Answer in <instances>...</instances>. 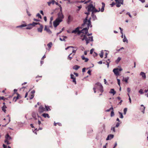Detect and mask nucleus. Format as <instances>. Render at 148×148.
Masks as SVG:
<instances>
[{
  "label": "nucleus",
  "mask_w": 148,
  "mask_h": 148,
  "mask_svg": "<svg viewBox=\"0 0 148 148\" xmlns=\"http://www.w3.org/2000/svg\"><path fill=\"white\" fill-rule=\"evenodd\" d=\"M88 16H86V18L84 21V23L82 25V26H84L86 24L87 25V27L83 28L82 30L81 31V33H83L84 34H82L81 36V38L82 40H85L86 42V44L87 45L90 41H93V37H87L86 36V34L88 33V30L89 28V27L91 25V21L90 20H87Z\"/></svg>",
  "instance_id": "obj_1"
},
{
  "label": "nucleus",
  "mask_w": 148,
  "mask_h": 148,
  "mask_svg": "<svg viewBox=\"0 0 148 148\" xmlns=\"http://www.w3.org/2000/svg\"><path fill=\"white\" fill-rule=\"evenodd\" d=\"M64 18V16L62 13L61 9V11L58 14V17L56 20L53 22V25L55 27H56L60 24V22L62 21Z\"/></svg>",
  "instance_id": "obj_2"
},
{
  "label": "nucleus",
  "mask_w": 148,
  "mask_h": 148,
  "mask_svg": "<svg viewBox=\"0 0 148 148\" xmlns=\"http://www.w3.org/2000/svg\"><path fill=\"white\" fill-rule=\"evenodd\" d=\"M116 2V3L114 2H112L111 4H110L112 7L116 4V6L117 7H120L121 4H123V0H115Z\"/></svg>",
  "instance_id": "obj_3"
},
{
  "label": "nucleus",
  "mask_w": 148,
  "mask_h": 148,
  "mask_svg": "<svg viewBox=\"0 0 148 148\" xmlns=\"http://www.w3.org/2000/svg\"><path fill=\"white\" fill-rule=\"evenodd\" d=\"M11 137L8 134H7L5 136V143L7 145H8L10 143L9 142L10 140L11 139Z\"/></svg>",
  "instance_id": "obj_4"
},
{
  "label": "nucleus",
  "mask_w": 148,
  "mask_h": 148,
  "mask_svg": "<svg viewBox=\"0 0 148 148\" xmlns=\"http://www.w3.org/2000/svg\"><path fill=\"white\" fill-rule=\"evenodd\" d=\"M122 70V69L121 68H115L113 70V71L116 75L118 76L119 75V72Z\"/></svg>",
  "instance_id": "obj_5"
},
{
  "label": "nucleus",
  "mask_w": 148,
  "mask_h": 148,
  "mask_svg": "<svg viewBox=\"0 0 148 148\" xmlns=\"http://www.w3.org/2000/svg\"><path fill=\"white\" fill-rule=\"evenodd\" d=\"M95 86H97V87H98V88L99 89L100 91L101 92H103V87L101 83H97L95 84Z\"/></svg>",
  "instance_id": "obj_6"
},
{
  "label": "nucleus",
  "mask_w": 148,
  "mask_h": 148,
  "mask_svg": "<svg viewBox=\"0 0 148 148\" xmlns=\"http://www.w3.org/2000/svg\"><path fill=\"white\" fill-rule=\"evenodd\" d=\"M38 111L40 113H42L46 111V108L42 106H40L39 108Z\"/></svg>",
  "instance_id": "obj_7"
},
{
  "label": "nucleus",
  "mask_w": 148,
  "mask_h": 148,
  "mask_svg": "<svg viewBox=\"0 0 148 148\" xmlns=\"http://www.w3.org/2000/svg\"><path fill=\"white\" fill-rule=\"evenodd\" d=\"M94 7L93 6V5L92 4H90L87 7L88 9V11L89 12L92 11V12L93 9H94Z\"/></svg>",
  "instance_id": "obj_8"
},
{
  "label": "nucleus",
  "mask_w": 148,
  "mask_h": 148,
  "mask_svg": "<svg viewBox=\"0 0 148 148\" xmlns=\"http://www.w3.org/2000/svg\"><path fill=\"white\" fill-rule=\"evenodd\" d=\"M16 94L17 96L14 97L13 100L15 102H16L17 99L21 98V96L18 93H16Z\"/></svg>",
  "instance_id": "obj_9"
},
{
  "label": "nucleus",
  "mask_w": 148,
  "mask_h": 148,
  "mask_svg": "<svg viewBox=\"0 0 148 148\" xmlns=\"http://www.w3.org/2000/svg\"><path fill=\"white\" fill-rule=\"evenodd\" d=\"M72 33H77L78 34H79L80 33H81V31L79 30V27H77L76 29L72 31Z\"/></svg>",
  "instance_id": "obj_10"
},
{
  "label": "nucleus",
  "mask_w": 148,
  "mask_h": 148,
  "mask_svg": "<svg viewBox=\"0 0 148 148\" xmlns=\"http://www.w3.org/2000/svg\"><path fill=\"white\" fill-rule=\"evenodd\" d=\"M45 31H46L49 34H51L52 33V32L49 28H47V26L45 25L44 29Z\"/></svg>",
  "instance_id": "obj_11"
},
{
  "label": "nucleus",
  "mask_w": 148,
  "mask_h": 148,
  "mask_svg": "<svg viewBox=\"0 0 148 148\" xmlns=\"http://www.w3.org/2000/svg\"><path fill=\"white\" fill-rule=\"evenodd\" d=\"M40 25V27L37 29L38 31L39 32H42L43 28V26L42 25L40 24V25Z\"/></svg>",
  "instance_id": "obj_12"
},
{
  "label": "nucleus",
  "mask_w": 148,
  "mask_h": 148,
  "mask_svg": "<svg viewBox=\"0 0 148 148\" xmlns=\"http://www.w3.org/2000/svg\"><path fill=\"white\" fill-rule=\"evenodd\" d=\"M140 106L141 108H140V110L144 114L145 113V107L143 105H141Z\"/></svg>",
  "instance_id": "obj_13"
},
{
  "label": "nucleus",
  "mask_w": 148,
  "mask_h": 148,
  "mask_svg": "<svg viewBox=\"0 0 148 148\" xmlns=\"http://www.w3.org/2000/svg\"><path fill=\"white\" fill-rule=\"evenodd\" d=\"M114 135L113 134H110L107 137L106 139V140H111L112 138L114 137Z\"/></svg>",
  "instance_id": "obj_14"
},
{
  "label": "nucleus",
  "mask_w": 148,
  "mask_h": 148,
  "mask_svg": "<svg viewBox=\"0 0 148 148\" xmlns=\"http://www.w3.org/2000/svg\"><path fill=\"white\" fill-rule=\"evenodd\" d=\"M140 75L141 76L143 79H145L146 78V76L145 74L143 72H140Z\"/></svg>",
  "instance_id": "obj_15"
},
{
  "label": "nucleus",
  "mask_w": 148,
  "mask_h": 148,
  "mask_svg": "<svg viewBox=\"0 0 148 148\" xmlns=\"http://www.w3.org/2000/svg\"><path fill=\"white\" fill-rule=\"evenodd\" d=\"M73 18L71 15L69 16L67 20V23H69L70 22L72 21Z\"/></svg>",
  "instance_id": "obj_16"
},
{
  "label": "nucleus",
  "mask_w": 148,
  "mask_h": 148,
  "mask_svg": "<svg viewBox=\"0 0 148 148\" xmlns=\"http://www.w3.org/2000/svg\"><path fill=\"white\" fill-rule=\"evenodd\" d=\"M30 25H31L32 27L35 26L36 25H40V23H35L33 22L32 23L30 24Z\"/></svg>",
  "instance_id": "obj_17"
},
{
  "label": "nucleus",
  "mask_w": 148,
  "mask_h": 148,
  "mask_svg": "<svg viewBox=\"0 0 148 148\" xmlns=\"http://www.w3.org/2000/svg\"><path fill=\"white\" fill-rule=\"evenodd\" d=\"M55 2L56 1L54 0H51V1L47 2V3L49 6H50L51 4H54Z\"/></svg>",
  "instance_id": "obj_18"
},
{
  "label": "nucleus",
  "mask_w": 148,
  "mask_h": 148,
  "mask_svg": "<svg viewBox=\"0 0 148 148\" xmlns=\"http://www.w3.org/2000/svg\"><path fill=\"white\" fill-rule=\"evenodd\" d=\"M102 7L101 10V12H103L104 11V8L105 7V4L103 2L102 3Z\"/></svg>",
  "instance_id": "obj_19"
},
{
  "label": "nucleus",
  "mask_w": 148,
  "mask_h": 148,
  "mask_svg": "<svg viewBox=\"0 0 148 148\" xmlns=\"http://www.w3.org/2000/svg\"><path fill=\"white\" fill-rule=\"evenodd\" d=\"M72 54V53H71L70 54V55L68 56V59L71 60V59L73 58V56L75 55V54H74L73 55L71 56V55Z\"/></svg>",
  "instance_id": "obj_20"
},
{
  "label": "nucleus",
  "mask_w": 148,
  "mask_h": 148,
  "mask_svg": "<svg viewBox=\"0 0 148 148\" xmlns=\"http://www.w3.org/2000/svg\"><path fill=\"white\" fill-rule=\"evenodd\" d=\"M42 116L45 118L47 117L49 118H50V116L47 113L43 114H42Z\"/></svg>",
  "instance_id": "obj_21"
},
{
  "label": "nucleus",
  "mask_w": 148,
  "mask_h": 148,
  "mask_svg": "<svg viewBox=\"0 0 148 148\" xmlns=\"http://www.w3.org/2000/svg\"><path fill=\"white\" fill-rule=\"evenodd\" d=\"M81 57L82 60H85V62H88V59L87 58H85L84 56H82Z\"/></svg>",
  "instance_id": "obj_22"
},
{
  "label": "nucleus",
  "mask_w": 148,
  "mask_h": 148,
  "mask_svg": "<svg viewBox=\"0 0 148 148\" xmlns=\"http://www.w3.org/2000/svg\"><path fill=\"white\" fill-rule=\"evenodd\" d=\"M110 92L111 93H112L113 95H115L116 93V91H115L114 89H111L110 90Z\"/></svg>",
  "instance_id": "obj_23"
},
{
  "label": "nucleus",
  "mask_w": 148,
  "mask_h": 148,
  "mask_svg": "<svg viewBox=\"0 0 148 148\" xmlns=\"http://www.w3.org/2000/svg\"><path fill=\"white\" fill-rule=\"evenodd\" d=\"M7 108V107H6L5 105H4L2 107V110L5 113L6 112V108Z\"/></svg>",
  "instance_id": "obj_24"
},
{
  "label": "nucleus",
  "mask_w": 148,
  "mask_h": 148,
  "mask_svg": "<svg viewBox=\"0 0 148 148\" xmlns=\"http://www.w3.org/2000/svg\"><path fill=\"white\" fill-rule=\"evenodd\" d=\"M92 16L93 19V20H95V19H97V17L96 15H95L94 13L93 12L92 13Z\"/></svg>",
  "instance_id": "obj_25"
},
{
  "label": "nucleus",
  "mask_w": 148,
  "mask_h": 148,
  "mask_svg": "<svg viewBox=\"0 0 148 148\" xmlns=\"http://www.w3.org/2000/svg\"><path fill=\"white\" fill-rule=\"evenodd\" d=\"M80 67L77 65H75L73 67V69H74L75 70H78L79 68Z\"/></svg>",
  "instance_id": "obj_26"
},
{
  "label": "nucleus",
  "mask_w": 148,
  "mask_h": 148,
  "mask_svg": "<svg viewBox=\"0 0 148 148\" xmlns=\"http://www.w3.org/2000/svg\"><path fill=\"white\" fill-rule=\"evenodd\" d=\"M32 116L35 119H37L36 114L35 113L33 112L32 113Z\"/></svg>",
  "instance_id": "obj_27"
},
{
  "label": "nucleus",
  "mask_w": 148,
  "mask_h": 148,
  "mask_svg": "<svg viewBox=\"0 0 148 148\" xmlns=\"http://www.w3.org/2000/svg\"><path fill=\"white\" fill-rule=\"evenodd\" d=\"M100 11V8H99V10L98 11L94 7V9H93V10L92 12H93V13H94V12H99Z\"/></svg>",
  "instance_id": "obj_28"
},
{
  "label": "nucleus",
  "mask_w": 148,
  "mask_h": 148,
  "mask_svg": "<svg viewBox=\"0 0 148 148\" xmlns=\"http://www.w3.org/2000/svg\"><path fill=\"white\" fill-rule=\"evenodd\" d=\"M121 60V58L120 57H118L117 60H116L115 62L116 64H118L120 60Z\"/></svg>",
  "instance_id": "obj_29"
},
{
  "label": "nucleus",
  "mask_w": 148,
  "mask_h": 148,
  "mask_svg": "<svg viewBox=\"0 0 148 148\" xmlns=\"http://www.w3.org/2000/svg\"><path fill=\"white\" fill-rule=\"evenodd\" d=\"M129 79V77H127L123 79V80L126 83H128V80Z\"/></svg>",
  "instance_id": "obj_30"
},
{
  "label": "nucleus",
  "mask_w": 148,
  "mask_h": 148,
  "mask_svg": "<svg viewBox=\"0 0 148 148\" xmlns=\"http://www.w3.org/2000/svg\"><path fill=\"white\" fill-rule=\"evenodd\" d=\"M63 39H62L61 38H60V40L61 41H65V39L67 38V37L66 36H63Z\"/></svg>",
  "instance_id": "obj_31"
},
{
  "label": "nucleus",
  "mask_w": 148,
  "mask_h": 148,
  "mask_svg": "<svg viewBox=\"0 0 148 148\" xmlns=\"http://www.w3.org/2000/svg\"><path fill=\"white\" fill-rule=\"evenodd\" d=\"M52 45V43L51 42H50L47 45V46H48V47H49V48H50L51 47Z\"/></svg>",
  "instance_id": "obj_32"
},
{
  "label": "nucleus",
  "mask_w": 148,
  "mask_h": 148,
  "mask_svg": "<svg viewBox=\"0 0 148 148\" xmlns=\"http://www.w3.org/2000/svg\"><path fill=\"white\" fill-rule=\"evenodd\" d=\"M32 28V27L30 25V24H29L27 26V27L26 28L27 29H31Z\"/></svg>",
  "instance_id": "obj_33"
},
{
  "label": "nucleus",
  "mask_w": 148,
  "mask_h": 148,
  "mask_svg": "<svg viewBox=\"0 0 148 148\" xmlns=\"http://www.w3.org/2000/svg\"><path fill=\"white\" fill-rule=\"evenodd\" d=\"M27 26V25L26 24H23L21 25L20 26H18L17 27L22 28L23 27H26Z\"/></svg>",
  "instance_id": "obj_34"
},
{
  "label": "nucleus",
  "mask_w": 148,
  "mask_h": 148,
  "mask_svg": "<svg viewBox=\"0 0 148 148\" xmlns=\"http://www.w3.org/2000/svg\"><path fill=\"white\" fill-rule=\"evenodd\" d=\"M123 41L124 42H128V40L125 35H124V38L123 39Z\"/></svg>",
  "instance_id": "obj_35"
},
{
  "label": "nucleus",
  "mask_w": 148,
  "mask_h": 148,
  "mask_svg": "<svg viewBox=\"0 0 148 148\" xmlns=\"http://www.w3.org/2000/svg\"><path fill=\"white\" fill-rule=\"evenodd\" d=\"M114 112L113 110H112L111 112L110 116L111 117L114 116Z\"/></svg>",
  "instance_id": "obj_36"
},
{
  "label": "nucleus",
  "mask_w": 148,
  "mask_h": 148,
  "mask_svg": "<svg viewBox=\"0 0 148 148\" xmlns=\"http://www.w3.org/2000/svg\"><path fill=\"white\" fill-rule=\"evenodd\" d=\"M45 108H46V111H48L49 110H50L51 109L48 106H47L46 105L45 106Z\"/></svg>",
  "instance_id": "obj_37"
},
{
  "label": "nucleus",
  "mask_w": 148,
  "mask_h": 148,
  "mask_svg": "<svg viewBox=\"0 0 148 148\" xmlns=\"http://www.w3.org/2000/svg\"><path fill=\"white\" fill-rule=\"evenodd\" d=\"M145 95L148 97V89L147 90H145Z\"/></svg>",
  "instance_id": "obj_38"
},
{
  "label": "nucleus",
  "mask_w": 148,
  "mask_h": 148,
  "mask_svg": "<svg viewBox=\"0 0 148 148\" xmlns=\"http://www.w3.org/2000/svg\"><path fill=\"white\" fill-rule=\"evenodd\" d=\"M103 52L102 51H101V53L99 54L100 57L101 58H102L103 56Z\"/></svg>",
  "instance_id": "obj_39"
},
{
  "label": "nucleus",
  "mask_w": 148,
  "mask_h": 148,
  "mask_svg": "<svg viewBox=\"0 0 148 148\" xmlns=\"http://www.w3.org/2000/svg\"><path fill=\"white\" fill-rule=\"evenodd\" d=\"M119 114H120V118H123V114H122V113L121 112H119Z\"/></svg>",
  "instance_id": "obj_40"
},
{
  "label": "nucleus",
  "mask_w": 148,
  "mask_h": 148,
  "mask_svg": "<svg viewBox=\"0 0 148 148\" xmlns=\"http://www.w3.org/2000/svg\"><path fill=\"white\" fill-rule=\"evenodd\" d=\"M113 108L112 107L111 108H110L109 109L107 110H106V112H109L111 110H113Z\"/></svg>",
  "instance_id": "obj_41"
},
{
  "label": "nucleus",
  "mask_w": 148,
  "mask_h": 148,
  "mask_svg": "<svg viewBox=\"0 0 148 148\" xmlns=\"http://www.w3.org/2000/svg\"><path fill=\"white\" fill-rule=\"evenodd\" d=\"M127 110V109L126 108H125L124 109L123 111H124V114H125L126 113V112Z\"/></svg>",
  "instance_id": "obj_42"
},
{
  "label": "nucleus",
  "mask_w": 148,
  "mask_h": 148,
  "mask_svg": "<svg viewBox=\"0 0 148 148\" xmlns=\"http://www.w3.org/2000/svg\"><path fill=\"white\" fill-rule=\"evenodd\" d=\"M34 95L33 94H32V95H31L30 96L29 99H32L34 98Z\"/></svg>",
  "instance_id": "obj_43"
},
{
  "label": "nucleus",
  "mask_w": 148,
  "mask_h": 148,
  "mask_svg": "<svg viewBox=\"0 0 148 148\" xmlns=\"http://www.w3.org/2000/svg\"><path fill=\"white\" fill-rule=\"evenodd\" d=\"M139 92L141 94H142L143 93V90L142 89H140L139 91ZM144 93H145V92H144Z\"/></svg>",
  "instance_id": "obj_44"
},
{
  "label": "nucleus",
  "mask_w": 148,
  "mask_h": 148,
  "mask_svg": "<svg viewBox=\"0 0 148 148\" xmlns=\"http://www.w3.org/2000/svg\"><path fill=\"white\" fill-rule=\"evenodd\" d=\"M36 16H37V17H38V18H42V17L40 15V14L39 13H38L37 14H36Z\"/></svg>",
  "instance_id": "obj_45"
},
{
  "label": "nucleus",
  "mask_w": 148,
  "mask_h": 148,
  "mask_svg": "<svg viewBox=\"0 0 148 148\" xmlns=\"http://www.w3.org/2000/svg\"><path fill=\"white\" fill-rule=\"evenodd\" d=\"M97 88V86H96L95 85V87L93 88V90L94 91V92L95 93L96 92V88Z\"/></svg>",
  "instance_id": "obj_46"
},
{
  "label": "nucleus",
  "mask_w": 148,
  "mask_h": 148,
  "mask_svg": "<svg viewBox=\"0 0 148 148\" xmlns=\"http://www.w3.org/2000/svg\"><path fill=\"white\" fill-rule=\"evenodd\" d=\"M73 82H74L75 84H76V79H75V78H73Z\"/></svg>",
  "instance_id": "obj_47"
},
{
  "label": "nucleus",
  "mask_w": 148,
  "mask_h": 148,
  "mask_svg": "<svg viewBox=\"0 0 148 148\" xmlns=\"http://www.w3.org/2000/svg\"><path fill=\"white\" fill-rule=\"evenodd\" d=\"M117 81L118 82V85L120 86V80L119 79H117Z\"/></svg>",
  "instance_id": "obj_48"
},
{
  "label": "nucleus",
  "mask_w": 148,
  "mask_h": 148,
  "mask_svg": "<svg viewBox=\"0 0 148 148\" xmlns=\"http://www.w3.org/2000/svg\"><path fill=\"white\" fill-rule=\"evenodd\" d=\"M73 48L74 47H73V46H69V47H68L67 48H65V50H67L68 49H69V48Z\"/></svg>",
  "instance_id": "obj_49"
},
{
  "label": "nucleus",
  "mask_w": 148,
  "mask_h": 148,
  "mask_svg": "<svg viewBox=\"0 0 148 148\" xmlns=\"http://www.w3.org/2000/svg\"><path fill=\"white\" fill-rule=\"evenodd\" d=\"M111 130H112L113 132H115V127H112Z\"/></svg>",
  "instance_id": "obj_50"
},
{
  "label": "nucleus",
  "mask_w": 148,
  "mask_h": 148,
  "mask_svg": "<svg viewBox=\"0 0 148 148\" xmlns=\"http://www.w3.org/2000/svg\"><path fill=\"white\" fill-rule=\"evenodd\" d=\"M71 78L72 79H73V78H75L74 77V75L73 74H71Z\"/></svg>",
  "instance_id": "obj_51"
},
{
  "label": "nucleus",
  "mask_w": 148,
  "mask_h": 148,
  "mask_svg": "<svg viewBox=\"0 0 148 148\" xmlns=\"http://www.w3.org/2000/svg\"><path fill=\"white\" fill-rule=\"evenodd\" d=\"M126 14L127 15H128L130 17V18H132V16H131V15L130 13L129 12H127V13H126Z\"/></svg>",
  "instance_id": "obj_52"
},
{
  "label": "nucleus",
  "mask_w": 148,
  "mask_h": 148,
  "mask_svg": "<svg viewBox=\"0 0 148 148\" xmlns=\"http://www.w3.org/2000/svg\"><path fill=\"white\" fill-rule=\"evenodd\" d=\"M93 51H94V49H91L90 50V54H92L93 53Z\"/></svg>",
  "instance_id": "obj_53"
},
{
  "label": "nucleus",
  "mask_w": 148,
  "mask_h": 148,
  "mask_svg": "<svg viewBox=\"0 0 148 148\" xmlns=\"http://www.w3.org/2000/svg\"><path fill=\"white\" fill-rule=\"evenodd\" d=\"M120 125V123H117L116 125V127H118Z\"/></svg>",
  "instance_id": "obj_54"
},
{
  "label": "nucleus",
  "mask_w": 148,
  "mask_h": 148,
  "mask_svg": "<svg viewBox=\"0 0 148 148\" xmlns=\"http://www.w3.org/2000/svg\"><path fill=\"white\" fill-rule=\"evenodd\" d=\"M35 90H33L31 91V93L32 94H33L34 95V93H35Z\"/></svg>",
  "instance_id": "obj_55"
},
{
  "label": "nucleus",
  "mask_w": 148,
  "mask_h": 148,
  "mask_svg": "<svg viewBox=\"0 0 148 148\" xmlns=\"http://www.w3.org/2000/svg\"><path fill=\"white\" fill-rule=\"evenodd\" d=\"M119 29L121 31V33L122 34H123V32L122 31L123 30V29H122V28H121V27H119Z\"/></svg>",
  "instance_id": "obj_56"
},
{
  "label": "nucleus",
  "mask_w": 148,
  "mask_h": 148,
  "mask_svg": "<svg viewBox=\"0 0 148 148\" xmlns=\"http://www.w3.org/2000/svg\"><path fill=\"white\" fill-rule=\"evenodd\" d=\"M87 73H88L89 75H91V71L90 70H89L87 72Z\"/></svg>",
  "instance_id": "obj_57"
},
{
  "label": "nucleus",
  "mask_w": 148,
  "mask_h": 148,
  "mask_svg": "<svg viewBox=\"0 0 148 148\" xmlns=\"http://www.w3.org/2000/svg\"><path fill=\"white\" fill-rule=\"evenodd\" d=\"M5 99H4V97L3 96V97H0V100H4Z\"/></svg>",
  "instance_id": "obj_58"
},
{
  "label": "nucleus",
  "mask_w": 148,
  "mask_h": 148,
  "mask_svg": "<svg viewBox=\"0 0 148 148\" xmlns=\"http://www.w3.org/2000/svg\"><path fill=\"white\" fill-rule=\"evenodd\" d=\"M17 91V90L16 89H14V94L16 93H16H17L16 92Z\"/></svg>",
  "instance_id": "obj_59"
},
{
  "label": "nucleus",
  "mask_w": 148,
  "mask_h": 148,
  "mask_svg": "<svg viewBox=\"0 0 148 148\" xmlns=\"http://www.w3.org/2000/svg\"><path fill=\"white\" fill-rule=\"evenodd\" d=\"M85 1V0H84L81 1H78L77 2L79 3H83Z\"/></svg>",
  "instance_id": "obj_60"
},
{
  "label": "nucleus",
  "mask_w": 148,
  "mask_h": 148,
  "mask_svg": "<svg viewBox=\"0 0 148 148\" xmlns=\"http://www.w3.org/2000/svg\"><path fill=\"white\" fill-rule=\"evenodd\" d=\"M127 91L128 92H130V89L129 88H127Z\"/></svg>",
  "instance_id": "obj_61"
},
{
  "label": "nucleus",
  "mask_w": 148,
  "mask_h": 148,
  "mask_svg": "<svg viewBox=\"0 0 148 148\" xmlns=\"http://www.w3.org/2000/svg\"><path fill=\"white\" fill-rule=\"evenodd\" d=\"M44 19L45 22H46L47 21V18L46 16H44Z\"/></svg>",
  "instance_id": "obj_62"
},
{
  "label": "nucleus",
  "mask_w": 148,
  "mask_h": 148,
  "mask_svg": "<svg viewBox=\"0 0 148 148\" xmlns=\"http://www.w3.org/2000/svg\"><path fill=\"white\" fill-rule=\"evenodd\" d=\"M46 57V56H45V55H44V56H43L42 57V59H41V60H44V59Z\"/></svg>",
  "instance_id": "obj_63"
},
{
  "label": "nucleus",
  "mask_w": 148,
  "mask_h": 148,
  "mask_svg": "<svg viewBox=\"0 0 148 148\" xmlns=\"http://www.w3.org/2000/svg\"><path fill=\"white\" fill-rule=\"evenodd\" d=\"M33 20L34 21H40L39 20L35 19V18H34L33 19Z\"/></svg>",
  "instance_id": "obj_64"
}]
</instances>
